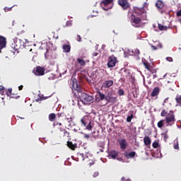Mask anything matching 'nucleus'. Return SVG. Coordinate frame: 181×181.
Returning a JSON list of instances; mask_svg holds the SVG:
<instances>
[{"instance_id": "obj_14", "label": "nucleus", "mask_w": 181, "mask_h": 181, "mask_svg": "<svg viewBox=\"0 0 181 181\" xmlns=\"http://www.w3.org/2000/svg\"><path fill=\"white\" fill-rule=\"evenodd\" d=\"M113 85H114V81L112 80L105 81L102 85V87H103L104 88H110V87H112V86Z\"/></svg>"}, {"instance_id": "obj_10", "label": "nucleus", "mask_w": 181, "mask_h": 181, "mask_svg": "<svg viewBox=\"0 0 181 181\" xmlns=\"http://www.w3.org/2000/svg\"><path fill=\"white\" fill-rule=\"evenodd\" d=\"M99 98H97L98 101L105 100L107 103H111V97L105 96V95L101 92H98Z\"/></svg>"}, {"instance_id": "obj_13", "label": "nucleus", "mask_w": 181, "mask_h": 181, "mask_svg": "<svg viewBox=\"0 0 181 181\" xmlns=\"http://www.w3.org/2000/svg\"><path fill=\"white\" fill-rule=\"evenodd\" d=\"M6 46V37L0 35V53L1 50L4 49Z\"/></svg>"}, {"instance_id": "obj_57", "label": "nucleus", "mask_w": 181, "mask_h": 181, "mask_svg": "<svg viewBox=\"0 0 181 181\" xmlns=\"http://www.w3.org/2000/svg\"><path fill=\"white\" fill-rule=\"evenodd\" d=\"M161 13H163V11H161Z\"/></svg>"}, {"instance_id": "obj_11", "label": "nucleus", "mask_w": 181, "mask_h": 181, "mask_svg": "<svg viewBox=\"0 0 181 181\" xmlns=\"http://www.w3.org/2000/svg\"><path fill=\"white\" fill-rule=\"evenodd\" d=\"M117 4H119V6H122V9L127 11L129 8V3L127 0H118Z\"/></svg>"}, {"instance_id": "obj_61", "label": "nucleus", "mask_w": 181, "mask_h": 181, "mask_svg": "<svg viewBox=\"0 0 181 181\" xmlns=\"http://www.w3.org/2000/svg\"><path fill=\"white\" fill-rule=\"evenodd\" d=\"M37 101H39V99H37Z\"/></svg>"}, {"instance_id": "obj_59", "label": "nucleus", "mask_w": 181, "mask_h": 181, "mask_svg": "<svg viewBox=\"0 0 181 181\" xmlns=\"http://www.w3.org/2000/svg\"><path fill=\"white\" fill-rule=\"evenodd\" d=\"M101 152H104V151L102 150Z\"/></svg>"}, {"instance_id": "obj_27", "label": "nucleus", "mask_w": 181, "mask_h": 181, "mask_svg": "<svg viewBox=\"0 0 181 181\" xmlns=\"http://www.w3.org/2000/svg\"><path fill=\"white\" fill-rule=\"evenodd\" d=\"M65 121L68 122V125L69 127H71V122H73V118L71 117H65L64 118Z\"/></svg>"}, {"instance_id": "obj_2", "label": "nucleus", "mask_w": 181, "mask_h": 181, "mask_svg": "<svg viewBox=\"0 0 181 181\" xmlns=\"http://www.w3.org/2000/svg\"><path fill=\"white\" fill-rule=\"evenodd\" d=\"M139 16H146V13H145V8L144 7L136 8L134 12H133L129 17L130 22L134 28H139L141 22H142V20Z\"/></svg>"}, {"instance_id": "obj_8", "label": "nucleus", "mask_w": 181, "mask_h": 181, "mask_svg": "<svg viewBox=\"0 0 181 181\" xmlns=\"http://www.w3.org/2000/svg\"><path fill=\"white\" fill-rule=\"evenodd\" d=\"M117 142L120 146V149H122V151H125V149L128 148V141H127V139L124 138L119 139L117 140Z\"/></svg>"}, {"instance_id": "obj_58", "label": "nucleus", "mask_w": 181, "mask_h": 181, "mask_svg": "<svg viewBox=\"0 0 181 181\" xmlns=\"http://www.w3.org/2000/svg\"><path fill=\"white\" fill-rule=\"evenodd\" d=\"M168 83H170V81H168Z\"/></svg>"}, {"instance_id": "obj_39", "label": "nucleus", "mask_w": 181, "mask_h": 181, "mask_svg": "<svg viewBox=\"0 0 181 181\" xmlns=\"http://www.w3.org/2000/svg\"><path fill=\"white\" fill-rule=\"evenodd\" d=\"M100 175V173L96 171L93 173V177H98V176Z\"/></svg>"}, {"instance_id": "obj_12", "label": "nucleus", "mask_w": 181, "mask_h": 181, "mask_svg": "<svg viewBox=\"0 0 181 181\" xmlns=\"http://www.w3.org/2000/svg\"><path fill=\"white\" fill-rule=\"evenodd\" d=\"M114 0H104L101 2V6H103V9L104 11H108L110 8L107 7L110 4H112Z\"/></svg>"}, {"instance_id": "obj_55", "label": "nucleus", "mask_w": 181, "mask_h": 181, "mask_svg": "<svg viewBox=\"0 0 181 181\" xmlns=\"http://www.w3.org/2000/svg\"><path fill=\"white\" fill-rule=\"evenodd\" d=\"M94 163H95L94 161H93V162H91V163H89V165H90V166H93V165H94Z\"/></svg>"}, {"instance_id": "obj_35", "label": "nucleus", "mask_w": 181, "mask_h": 181, "mask_svg": "<svg viewBox=\"0 0 181 181\" xmlns=\"http://www.w3.org/2000/svg\"><path fill=\"white\" fill-rule=\"evenodd\" d=\"M153 148H158L159 146V143H158L157 141H154L152 144Z\"/></svg>"}, {"instance_id": "obj_47", "label": "nucleus", "mask_w": 181, "mask_h": 181, "mask_svg": "<svg viewBox=\"0 0 181 181\" xmlns=\"http://www.w3.org/2000/svg\"><path fill=\"white\" fill-rule=\"evenodd\" d=\"M76 39H77L78 42H81V36L77 35Z\"/></svg>"}, {"instance_id": "obj_3", "label": "nucleus", "mask_w": 181, "mask_h": 181, "mask_svg": "<svg viewBox=\"0 0 181 181\" xmlns=\"http://www.w3.org/2000/svg\"><path fill=\"white\" fill-rule=\"evenodd\" d=\"M25 43L22 40L16 39L11 45V47L12 49L11 52H13V53H15V52H16L17 50H19V49H22Z\"/></svg>"}, {"instance_id": "obj_9", "label": "nucleus", "mask_w": 181, "mask_h": 181, "mask_svg": "<svg viewBox=\"0 0 181 181\" xmlns=\"http://www.w3.org/2000/svg\"><path fill=\"white\" fill-rule=\"evenodd\" d=\"M33 71L35 76H45L46 69L44 67L38 66L35 69H34Z\"/></svg>"}, {"instance_id": "obj_7", "label": "nucleus", "mask_w": 181, "mask_h": 181, "mask_svg": "<svg viewBox=\"0 0 181 181\" xmlns=\"http://www.w3.org/2000/svg\"><path fill=\"white\" fill-rule=\"evenodd\" d=\"M117 62L118 61L117 60V57L114 55L110 56L107 59V67H115V65L117 64Z\"/></svg>"}, {"instance_id": "obj_5", "label": "nucleus", "mask_w": 181, "mask_h": 181, "mask_svg": "<svg viewBox=\"0 0 181 181\" xmlns=\"http://www.w3.org/2000/svg\"><path fill=\"white\" fill-rule=\"evenodd\" d=\"M143 64L148 71H150L151 74H156V69H155V66L153 64L149 63L148 61H144Z\"/></svg>"}, {"instance_id": "obj_43", "label": "nucleus", "mask_w": 181, "mask_h": 181, "mask_svg": "<svg viewBox=\"0 0 181 181\" xmlns=\"http://www.w3.org/2000/svg\"><path fill=\"white\" fill-rule=\"evenodd\" d=\"M163 139L166 142V141L169 139V136H168L166 134H164Z\"/></svg>"}, {"instance_id": "obj_15", "label": "nucleus", "mask_w": 181, "mask_h": 181, "mask_svg": "<svg viewBox=\"0 0 181 181\" xmlns=\"http://www.w3.org/2000/svg\"><path fill=\"white\" fill-rule=\"evenodd\" d=\"M136 156V153L135 151H132L130 153H124V156L127 159H132V158H135Z\"/></svg>"}, {"instance_id": "obj_51", "label": "nucleus", "mask_w": 181, "mask_h": 181, "mask_svg": "<svg viewBox=\"0 0 181 181\" xmlns=\"http://www.w3.org/2000/svg\"><path fill=\"white\" fill-rule=\"evenodd\" d=\"M8 91L10 95H12V88H8Z\"/></svg>"}, {"instance_id": "obj_34", "label": "nucleus", "mask_w": 181, "mask_h": 181, "mask_svg": "<svg viewBox=\"0 0 181 181\" xmlns=\"http://www.w3.org/2000/svg\"><path fill=\"white\" fill-rule=\"evenodd\" d=\"M161 117H168V112L165 110H163L160 113Z\"/></svg>"}, {"instance_id": "obj_49", "label": "nucleus", "mask_w": 181, "mask_h": 181, "mask_svg": "<svg viewBox=\"0 0 181 181\" xmlns=\"http://www.w3.org/2000/svg\"><path fill=\"white\" fill-rule=\"evenodd\" d=\"M177 16H181V9L177 12Z\"/></svg>"}, {"instance_id": "obj_54", "label": "nucleus", "mask_w": 181, "mask_h": 181, "mask_svg": "<svg viewBox=\"0 0 181 181\" xmlns=\"http://www.w3.org/2000/svg\"><path fill=\"white\" fill-rule=\"evenodd\" d=\"M47 98H49V97H42L41 98V100H47Z\"/></svg>"}, {"instance_id": "obj_17", "label": "nucleus", "mask_w": 181, "mask_h": 181, "mask_svg": "<svg viewBox=\"0 0 181 181\" xmlns=\"http://www.w3.org/2000/svg\"><path fill=\"white\" fill-rule=\"evenodd\" d=\"M130 77H131V75L129 72H124L122 74V80H123V81H125V80L129 79Z\"/></svg>"}, {"instance_id": "obj_33", "label": "nucleus", "mask_w": 181, "mask_h": 181, "mask_svg": "<svg viewBox=\"0 0 181 181\" xmlns=\"http://www.w3.org/2000/svg\"><path fill=\"white\" fill-rule=\"evenodd\" d=\"M132 118H134V114H131L130 116H128L127 118V122H131L132 121Z\"/></svg>"}, {"instance_id": "obj_45", "label": "nucleus", "mask_w": 181, "mask_h": 181, "mask_svg": "<svg viewBox=\"0 0 181 181\" xmlns=\"http://www.w3.org/2000/svg\"><path fill=\"white\" fill-rule=\"evenodd\" d=\"M59 125V127H62V123H59V122H54V126Z\"/></svg>"}, {"instance_id": "obj_50", "label": "nucleus", "mask_w": 181, "mask_h": 181, "mask_svg": "<svg viewBox=\"0 0 181 181\" xmlns=\"http://www.w3.org/2000/svg\"><path fill=\"white\" fill-rule=\"evenodd\" d=\"M66 26H71V23H70V21H67L66 23Z\"/></svg>"}, {"instance_id": "obj_52", "label": "nucleus", "mask_w": 181, "mask_h": 181, "mask_svg": "<svg viewBox=\"0 0 181 181\" xmlns=\"http://www.w3.org/2000/svg\"><path fill=\"white\" fill-rule=\"evenodd\" d=\"M18 90L21 91L22 90H23V86L21 85L19 87H18Z\"/></svg>"}, {"instance_id": "obj_44", "label": "nucleus", "mask_w": 181, "mask_h": 181, "mask_svg": "<svg viewBox=\"0 0 181 181\" xmlns=\"http://www.w3.org/2000/svg\"><path fill=\"white\" fill-rule=\"evenodd\" d=\"M166 60L168 61V62H173V58H172V57H166Z\"/></svg>"}, {"instance_id": "obj_38", "label": "nucleus", "mask_w": 181, "mask_h": 181, "mask_svg": "<svg viewBox=\"0 0 181 181\" xmlns=\"http://www.w3.org/2000/svg\"><path fill=\"white\" fill-rule=\"evenodd\" d=\"M134 54L139 56V54H141V52L138 49H134Z\"/></svg>"}, {"instance_id": "obj_36", "label": "nucleus", "mask_w": 181, "mask_h": 181, "mask_svg": "<svg viewBox=\"0 0 181 181\" xmlns=\"http://www.w3.org/2000/svg\"><path fill=\"white\" fill-rule=\"evenodd\" d=\"M118 94H119V95H124V94H125V92L124 91V89H119L118 90Z\"/></svg>"}, {"instance_id": "obj_22", "label": "nucleus", "mask_w": 181, "mask_h": 181, "mask_svg": "<svg viewBox=\"0 0 181 181\" xmlns=\"http://www.w3.org/2000/svg\"><path fill=\"white\" fill-rule=\"evenodd\" d=\"M67 146L72 151L76 149V145L73 144V142L71 141H67Z\"/></svg>"}, {"instance_id": "obj_53", "label": "nucleus", "mask_w": 181, "mask_h": 181, "mask_svg": "<svg viewBox=\"0 0 181 181\" xmlns=\"http://www.w3.org/2000/svg\"><path fill=\"white\" fill-rule=\"evenodd\" d=\"M93 56L94 57H95L98 56V53L94 52V53L93 54Z\"/></svg>"}, {"instance_id": "obj_60", "label": "nucleus", "mask_w": 181, "mask_h": 181, "mask_svg": "<svg viewBox=\"0 0 181 181\" xmlns=\"http://www.w3.org/2000/svg\"><path fill=\"white\" fill-rule=\"evenodd\" d=\"M134 98H135V95H134Z\"/></svg>"}, {"instance_id": "obj_21", "label": "nucleus", "mask_w": 181, "mask_h": 181, "mask_svg": "<svg viewBox=\"0 0 181 181\" xmlns=\"http://www.w3.org/2000/svg\"><path fill=\"white\" fill-rule=\"evenodd\" d=\"M109 156H110V158L112 159H115V158L118 156V152H117L115 150H112L109 153Z\"/></svg>"}, {"instance_id": "obj_41", "label": "nucleus", "mask_w": 181, "mask_h": 181, "mask_svg": "<svg viewBox=\"0 0 181 181\" xmlns=\"http://www.w3.org/2000/svg\"><path fill=\"white\" fill-rule=\"evenodd\" d=\"M57 117H58V118H63V117H64V112L58 113Z\"/></svg>"}, {"instance_id": "obj_24", "label": "nucleus", "mask_w": 181, "mask_h": 181, "mask_svg": "<svg viewBox=\"0 0 181 181\" xmlns=\"http://www.w3.org/2000/svg\"><path fill=\"white\" fill-rule=\"evenodd\" d=\"M56 119V114L54 113H51L49 115V120L53 122Z\"/></svg>"}, {"instance_id": "obj_19", "label": "nucleus", "mask_w": 181, "mask_h": 181, "mask_svg": "<svg viewBox=\"0 0 181 181\" xmlns=\"http://www.w3.org/2000/svg\"><path fill=\"white\" fill-rule=\"evenodd\" d=\"M62 49L65 53H70V50H71V47L69 45H64Z\"/></svg>"}, {"instance_id": "obj_26", "label": "nucleus", "mask_w": 181, "mask_h": 181, "mask_svg": "<svg viewBox=\"0 0 181 181\" xmlns=\"http://www.w3.org/2000/svg\"><path fill=\"white\" fill-rule=\"evenodd\" d=\"M78 63L80 64V66H85L86 65V61L81 58H78L77 59Z\"/></svg>"}, {"instance_id": "obj_62", "label": "nucleus", "mask_w": 181, "mask_h": 181, "mask_svg": "<svg viewBox=\"0 0 181 181\" xmlns=\"http://www.w3.org/2000/svg\"><path fill=\"white\" fill-rule=\"evenodd\" d=\"M64 124H66V122H64Z\"/></svg>"}, {"instance_id": "obj_16", "label": "nucleus", "mask_w": 181, "mask_h": 181, "mask_svg": "<svg viewBox=\"0 0 181 181\" xmlns=\"http://www.w3.org/2000/svg\"><path fill=\"white\" fill-rule=\"evenodd\" d=\"M156 6L158 9H163L165 6V3L162 0H158L156 3Z\"/></svg>"}, {"instance_id": "obj_30", "label": "nucleus", "mask_w": 181, "mask_h": 181, "mask_svg": "<svg viewBox=\"0 0 181 181\" xmlns=\"http://www.w3.org/2000/svg\"><path fill=\"white\" fill-rule=\"evenodd\" d=\"M158 29H159L160 30H168V27H167V26H165V25H162V24H159V23H158Z\"/></svg>"}, {"instance_id": "obj_1", "label": "nucleus", "mask_w": 181, "mask_h": 181, "mask_svg": "<svg viewBox=\"0 0 181 181\" xmlns=\"http://www.w3.org/2000/svg\"><path fill=\"white\" fill-rule=\"evenodd\" d=\"M71 87L72 90L77 92V93H74L75 97L79 98V100H81L82 103H84V104H86V103H91V101L94 100V98H93L92 95L81 92V86L77 83V79H74L72 81Z\"/></svg>"}, {"instance_id": "obj_32", "label": "nucleus", "mask_w": 181, "mask_h": 181, "mask_svg": "<svg viewBox=\"0 0 181 181\" xmlns=\"http://www.w3.org/2000/svg\"><path fill=\"white\" fill-rule=\"evenodd\" d=\"M163 122H165V120H160L157 125L158 128H162V127H163Z\"/></svg>"}, {"instance_id": "obj_56", "label": "nucleus", "mask_w": 181, "mask_h": 181, "mask_svg": "<svg viewBox=\"0 0 181 181\" xmlns=\"http://www.w3.org/2000/svg\"><path fill=\"white\" fill-rule=\"evenodd\" d=\"M153 74V78H154L157 77L156 74Z\"/></svg>"}, {"instance_id": "obj_42", "label": "nucleus", "mask_w": 181, "mask_h": 181, "mask_svg": "<svg viewBox=\"0 0 181 181\" xmlns=\"http://www.w3.org/2000/svg\"><path fill=\"white\" fill-rule=\"evenodd\" d=\"M90 134H84V135H83V138L85 139H89V138H90Z\"/></svg>"}, {"instance_id": "obj_29", "label": "nucleus", "mask_w": 181, "mask_h": 181, "mask_svg": "<svg viewBox=\"0 0 181 181\" xmlns=\"http://www.w3.org/2000/svg\"><path fill=\"white\" fill-rule=\"evenodd\" d=\"M59 129V134H62V132H64V135L69 134V132H67V130H66L64 128L60 127Z\"/></svg>"}, {"instance_id": "obj_6", "label": "nucleus", "mask_w": 181, "mask_h": 181, "mask_svg": "<svg viewBox=\"0 0 181 181\" xmlns=\"http://www.w3.org/2000/svg\"><path fill=\"white\" fill-rule=\"evenodd\" d=\"M81 122L83 127H86V129L91 131L93 129V125H91V120L87 119L86 117H83L81 119Z\"/></svg>"}, {"instance_id": "obj_4", "label": "nucleus", "mask_w": 181, "mask_h": 181, "mask_svg": "<svg viewBox=\"0 0 181 181\" xmlns=\"http://www.w3.org/2000/svg\"><path fill=\"white\" fill-rule=\"evenodd\" d=\"M164 121H165L166 127H172V125L175 124L176 119L175 118L173 111H170V113L167 115Z\"/></svg>"}, {"instance_id": "obj_37", "label": "nucleus", "mask_w": 181, "mask_h": 181, "mask_svg": "<svg viewBox=\"0 0 181 181\" xmlns=\"http://www.w3.org/2000/svg\"><path fill=\"white\" fill-rule=\"evenodd\" d=\"M0 93L1 94L5 93V87L0 86Z\"/></svg>"}, {"instance_id": "obj_18", "label": "nucleus", "mask_w": 181, "mask_h": 181, "mask_svg": "<svg viewBox=\"0 0 181 181\" xmlns=\"http://www.w3.org/2000/svg\"><path fill=\"white\" fill-rule=\"evenodd\" d=\"M144 145H146V146H149V145H151L152 141L151 140V138H149V136H145L144 138Z\"/></svg>"}, {"instance_id": "obj_46", "label": "nucleus", "mask_w": 181, "mask_h": 181, "mask_svg": "<svg viewBox=\"0 0 181 181\" xmlns=\"http://www.w3.org/2000/svg\"><path fill=\"white\" fill-rule=\"evenodd\" d=\"M121 181H131V179L125 180V177H122V179H121Z\"/></svg>"}, {"instance_id": "obj_20", "label": "nucleus", "mask_w": 181, "mask_h": 181, "mask_svg": "<svg viewBox=\"0 0 181 181\" xmlns=\"http://www.w3.org/2000/svg\"><path fill=\"white\" fill-rule=\"evenodd\" d=\"M159 87H156L153 88V91L151 92V97H156L158 94H159Z\"/></svg>"}, {"instance_id": "obj_25", "label": "nucleus", "mask_w": 181, "mask_h": 181, "mask_svg": "<svg viewBox=\"0 0 181 181\" xmlns=\"http://www.w3.org/2000/svg\"><path fill=\"white\" fill-rule=\"evenodd\" d=\"M173 148L174 149H177L179 151V141L177 139H175L173 143Z\"/></svg>"}, {"instance_id": "obj_48", "label": "nucleus", "mask_w": 181, "mask_h": 181, "mask_svg": "<svg viewBox=\"0 0 181 181\" xmlns=\"http://www.w3.org/2000/svg\"><path fill=\"white\" fill-rule=\"evenodd\" d=\"M151 47H152L153 50H158V47H156L155 45H151Z\"/></svg>"}, {"instance_id": "obj_28", "label": "nucleus", "mask_w": 181, "mask_h": 181, "mask_svg": "<svg viewBox=\"0 0 181 181\" xmlns=\"http://www.w3.org/2000/svg\"><path fill=\"white\" fill-rule=\"evenodd\" d=\"M175 101L177 103L176 107H177L178 105H181V96H177L175 98Z\"/></svg>"}, {"instance_id": "obj_31", "label": "nucleus", "mask_w": 181, "mask_h": 181, "mask_svg": "<svg viewBox=\"0 0 181 181\" xmlns=\"http://www.w3.org/2000/svg\"><path fill=\"white\" fill-rule=\"evenodd\" d=\"M59 136L64 137L66 136V138H69L70 136V132H68V134H64V132H62V133H59Z\"/></svg>"}, {"instance_id": "obj_40", "label": "nucleus", "mask_w": 181, "mask_h": 181, "mask_svg": "<svg viewBox=\"0 0 181 181\" xmlns=\"http://www.w3.org/2000/svg\"><path fill=\"white\" fill-rule=\"evenodd\" d=\"M12 11V7L8 8V7H5L4 8V12H9Z\"/></svg>"}, {"instance_id": "obj_23", "label": "nucleus", "mask_w": 181, "mask_h": 181, "mask_svg": "<svg viewBox=\"0 0 181 181\" xmlns=\"http://www.w3.org/2000/svg\"><path fill=\"white\" fill-rule=\"evenodd\" d=\"M168 105H170H170H172V103H171L170 101L169 100V98H166L164 100L163 103V107H165L166 105H168Z\"/></svg>"}]
</instances>
